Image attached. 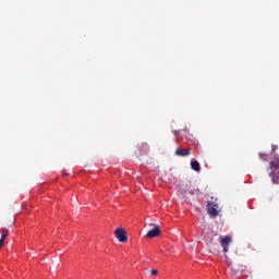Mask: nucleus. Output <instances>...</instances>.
I'll return each mask as SVG.
<instances>
[{"label": "nucleus", "mask_w": 279, "mask_h": 279, "mask_svg": "<svg viewBox=\"0 0 279 279\" xmlns=\"http://www.w3.org/2000/svg\"><path fill=\"white\" fill-rule=\"evenodd\" d=\"M268 175L272 184H279V155H275L269 162Z\"/></svg>", "instance_id": "nucleus-1"}, {"label": "nucleus", "mask_w": 279, "mask_h": 279, "mask_svg": "<svg viewBox=\"0 0 279 279\" xmlns=\"http://www.w3.org/2000/svg\"><path fill=\"white\" fill-rule=\"evenodd\" d=\"M206 210L213 218L219 217V204L215 202H207Z\"/></svg>", "instance_id": "nucleus-2"}, {"label": "nucleus", "mask_w": 279, "mask_h": 279, "mask_svg": "<svg viewBox=\"0 0 279 279\" xmlns=\"http://www.w3.org/2000/svg\"><path fill=\"white\" fill-rule=\"evenodd\" d=\"M114 235H116V239H118V241L120 243H128V234L125 233V229L123 228H118L116 231H114Z\"/></svg>", "instance_id": "nucleus-3"}, {"label": "nucleus", "mask_w": 279, "mask_h": 279, "mask_svg": "<svg viewBox=\"0 0 279 279\" xmlns=\"http://www.w3.org/2000/svg\"><path fill=\"white\" fill-rule=\"evenodd\" d=\"M230 243H232V236L231 235H226L221 238L220 241V245L222 247V251L226 253H228V245H230Z\"/></svg>", "instance_id": "nucleus-4"}, {"label": "nucleus", "mask_w": 279, "mask_h": 279, "mask_svg": "<svg viewBox=\"0 0 279 279\" xmlns=\"http://www.w3.org/2000/svg\"><path fill=\"white\" fill-rule=\"evenodd\" d=\"M147 239H156V236H160V227L155 226L151 230H149L146 234Z\"/></svg>", "instance_id": "nucleus-5"}, {"label": "nucleus", "mask_w": 279, "mask_h": 279, "mask_svg": "<svg viewBox=\"0 0 279 279\" xmlns=\"http://www.w3.org/2000/svg\"><path fill=\"white\" fill-rule=\"evenodd\" d=\"M175 156H180L181 158H185L186 156H191V149H189V148H177Z\"/></svg>", "instance_id": "nucleus-6"}, {"label": "nucleus", "mask_w": 279, "mask_h": 279, "mask_svg": "<svg viewBox=\"0 0 279 279\" xmlns=\"http://www.w3.org/2000/svg\"><path fill=\"white\" fill-rule=\"evenodd\" d=\"M191 168L193 171H201L202 167L199 166V162L197 160H194L191 162Z\"/></svg>", "instance_id": "nucleus-7"}, {"label": "nucleus", "mask_w": 279, "mask_h": 279, "mask_svg": "<svg viewBox=\"0 0 279 279\" xmlns=\"http://www.w3.org/2000/svg\"><path fill=\"white\" fill-rule=\"evenodd\" d=\"M0 233H1V239L8 238V229H0Z\"/></svg>", "instance_id": "nucleus-8"}, {"label": "nucleus", "mask_w": 279, "mask_h": 279, "mask_svg": "<svg viewBox=\"0 0 279 279\" xmlns=\"http://www.w3.org/2000/svg\"><path fill=\"white\" fill-rule=\"evenodd\" d=\"M150 275H151V276H158V270L151 269V270H150Z\"/></svg>", "instance_id": "nucleus-9"}, {"label": "nucleus", "mask_w": 279, "mask_h": 279, "mask_svg": "<svg viewBox=\"0 0 279 279\" xmlns=\"http://www.w3.org/2000/svg\"><path fill=\"white\" fill-rule=\"evenodd\" d=\"M278 149V145H274L271 146V151H276Z\"/></svg>", "instance_id": "nucleus-10"}, {"label": "nucleus", "mask_w": 279, "mask_h": 279, "mask_svg": "<svg viewBox=\"0 0 279 279\" xmlns=\"http://www.w3.org/2000/svg\"><path fill=\"white\" fill-rule=\"evenodd\" d=\"M4 241H5V239H3V238L0 239V247L3 246Z\"/></svg>", "instance_id": "nucleus-11"}, {"label": "nucleus", "mask_w": 279, "mask_h": 279, "mask_svg": "<svg viewBox=\"0 0 279 279\" xmlns=\"http://www.w3.org/2000/svg\"><path fill=\"white\" fill-rule=\"evenodd\" d=\"M265 156H267V154H263V153H259V158L263 160V158H265Z\"/></svg>", "instance_id": "nucleus-12"}, {"label": "nucleus", "mask_w": 279, "mask_h": 279, "mask_svg": "<svg viewBox=\"0 0 279 279\" xmlns=\"http://www.w3.org/2000/svg\"><path fill=\"white\" fill-rule=\"evenodd\" d=\"M174 135H178V131H174Z\"/></svg>", "instance_id": "nucleus-13"}, {"label": "nucleus", "mask_w": 279, "mask_h": 279, "mask_svg": "<svg viewBox=\"0 0 279 279\" xmlns=\"http://www.w3.org/2000/svg\"><path fill=\"white\" fill-rule=\"evenodd\" d=\"M149 226H154V223H150Z\"/></svg>", "instance_id": "nucleus-14"}]
</instances>
